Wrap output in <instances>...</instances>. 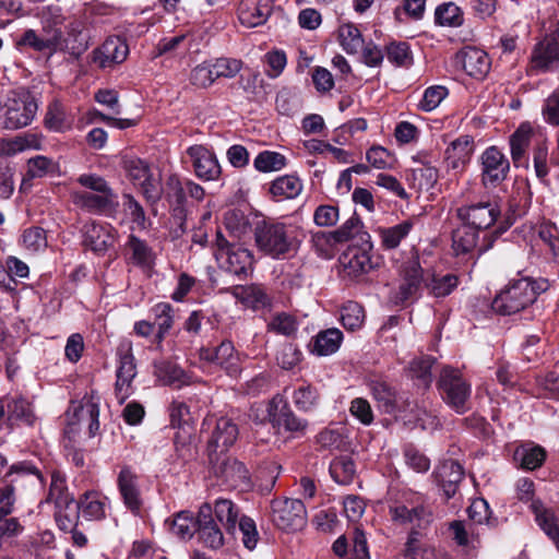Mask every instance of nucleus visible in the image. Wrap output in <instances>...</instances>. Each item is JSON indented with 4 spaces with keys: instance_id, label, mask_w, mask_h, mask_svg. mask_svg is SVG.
Here are the masks:
<instances>
[{
    "instance_id": "f257e3e1",
    "label": "nucleus",
    "mask_w": 559,
    "mask_h": 559,
    "mask_svg": "<svg viewBox=\"0 0 559 559\" xmlns=\"http://www.w3.org/2000/svg\"><path fill=\"white\" fill-rule=\"evenodd\" d=\"M66 17L59 8H48L43 15L41 31L27 29L17 40L19 46H27L38 52L53 55L62 49V26Z\"/></svg>"
},
{
    "instance_id": "f03ea898",
    "label": "nucleus",
    "mask_w": 559,
    "mask_h": 559,
    "mask_svg": "<svg viewBox=\"0 0 559 559\" xmlns=\"http://www.w3.org/2000/svg\"><path fill=\"white\" fill-rule=\"evenodd\" d=\"M539 287L531 277L511 280L492 300L493 311L510 316L526 309L537 297Z\"/></svg>"
},
{
    "instance_id": "7ed1b4c3",
    "label": "nucleus",
    "mask_w": 559,
    "mask_h": 559,
    "mask_svg": "<svg viewBox=\"0 0 559 559\" xmlns=\"http://www.w3.org/2000/svg\"><path fill=\"white\" fill-rule=\"evenodd\" d=\"M255 242L261 251L281 258L296 249V241L289 228L282 223L263 222L255 227Z\"/></svg>"
},
{
    "instance_id": "20e7f679",
    "label": "nucleus",
    "mask_w": 559,
    "mask_h": 559,
    "mask_svg": "<svg viewBox=\"0 0 559 559\" xmlns=\"http://www.w3.org/2000/svg\"><path fill=\"white\" fill-rule=\"evenodd\" d=\"M38 106L27 92L12 93L0 104V121L8 130L27 127L36 116Z\"/></svg>"
},
{
    "instance_id": "39448f33",
    "label": "nucleus",
    "mask_w": 559,
    "mask_h": 559,
    "mask_svg": "<svg viewBox=\"0 0 559 559\" xmlns=\"http://www.w3.org/2000/svg\"><path fill=\"white\" fill-rule=\"evenodd\" d=\"M438 389L445 404L457 414H464L469 409L471 384L463 378L460 370L450 366L442 368Z\"/></svg>"
},
{
    "instance_id": "423d86ee",
    "label": "nucleus",
    "mask_w": 559,
    "mask_h": 559,
    "mask_svg": "<svg viewBox=\"0 0 559 559\" xmlns=\"http://www.w3.org/2000/svg\"><path fill=\"white\" fill-rule=\"evenodd\" d=\"M393 521L412 524L419 530L426 528L433 521V513L427 498L418 492L404 495V502L390 507Z\"/></svg>"
},
{
    "instance_id": "0eeeda50",
    "label": "nucleus",
    "mask_w": 559,
    "mask_h": 559,
    "mask_svg": "<svg viewBox=\"0 0 559 559\" xmlns=\"http://www.w3.org/2000/svg\"><path fill=\"white\" fill-rule=\"evenodd\" d=\"M215 257L223 270L238 276L247 275L253 263L249 249L240 243H230L221 231L216 233Z\"/></svg>"
},
{
    "instance_id": "6e6552de",
    "label": "nucleus",
    "mask_w": 559,
    "mask_h": 559,
    "mask_svg": "<svg viewBox=\"0 0 559 559\" xmlns=\"http://www.w3.org/2000/svg\"><path fill=\"white\" fill-rule=\"evenodd\" d=\"M271 521L282 531H299L307 523L306 507L299 499H274L271 501Z\"/></svg>"
},
{
    "instance_id": "1a4fd4ad",
    "label": "nucleus",
    "mask_w": 559,
    "mask_h": 559,
    "mask_svg": "<svg viewBox=\"0 0 559 559\" xmlns=\"http://www.w3.org/2000/svg\"><path fill=\"white\" fill-rule=\"evenodd\" d=\"M123 168L134 186H139L143 195L150 203H156L162 197V185L157 176H154L150 166L136 157H126Z\"/></svg>"
},
{
    "instance_id": "9d476101",
    "label": "nucleus",
    "mask_w": 559,
    "mask_h": 559,
    "mask_svg": "<svg viewBox=\"0 0 559 559\" xmlns=\"http://www.w3.org/2000/svg\"><path fill=\"white\" fill-rule=\"evenodd\" d=\"M456 215L472 228L487 229L497 221L500 209L496 201L478 202L457 207Z\"/></svg>"
},
{
    "instance_id": "9b49d317",
    "label": "nucleus",
    "mask_w": 559,
    "mask_h": 559,
    "mask_svg": "<svg viewBox=\"0 0 559 559\" xmlns=\"http://www.w3.org/2000/svg\"><path fill=\"white\" fill-rule=\"evenodd\" d=\"M559 63V44L555 37H546L535 45L528 67L530 75L552 71Z\"/></svg>"
},
{
    "instance_id": "f8f14e48",
    "label": "nucleus",
    "mask_w": 559,
    "mask_h": 559,
    "mask_svg": "<svg viewBox=\"0 0 559 559\" xmlns=\"http://www.w3.org/2000/svg\"><path fill=\"white\" fill-rule=\"evenodd\" d=\"M267 415L274 427L283 428L288 432H304L307 420L299 418L286 404L284 397L275 395L269 403Z\"/></svg>"
},
{
    "instance_id": "ddd939ff",
    "label": "nucleus",
    "mask_w": 559,
    "mask_h": 559,
    "mask_svg": "<svg viewBox=\"0 0 559 559\" xmlns=\"http://www.w3.org/2000/svg\"><path fill=\"white\" fill-rule=\"evenodd\" d=\"M197 534L199 542L206 548L217 550L225 544L224 534L213 518L209 503H204L199 510Z\"/></svg>"
},
{
    "instance_id": "4468645a",
    "label": "nucleus",
    "mask_w": 559,
    "mask_h": 559,
    "mask_svg": "<svg viewBox=\"0 0 559 559\" xmlns=\"http://www.w3.org/2000/svg\"><path fill=\"white\" fill-rule=\"evenodd\" d=\"M199 357L203 361L219 366L229 376H237L240 372V356L230 341H223L214 349L202 347Z\"/></svg>"
},
{
    "instance_id": "2eb2a0df",
    "label": "nucleus",
    "mask_w": 559,
    "mask_h": 559,
    "mask_svg": "<svg viewBox=\"0 0 559 559\" xmlns=\"http://www.w3.org/2000/svg\"><path fill=\"white\" fill-rule=\"evenodd\" d=\"M481 180L485 186H496L507 178L510 169L508 158L496 146H490L481 154Z\"/></svg>"
},
{
    "instance_id": "dca6fc26",
    "label": "nucleus",
    "mask_w": 559,
    "mask_h": 559,
    "mask_svg": "<svg viewBox=\"0 0 559 559\" xmlns=\"http://www.w3.org/2000/svg\"><path fill=\"white\" fill-rule=\"evenodd\" d=\"M455 64L471 78L483 80L489 73L491 60L483 49L468 46L456 52Z\"/></svg>"
},
{
    "instance_id": "f3484780",
    "label": "nucleus",
    "mask_w": 559,
    "mask_h": 559,
    "mask_svg": "<svg viewBox=\"0 0 559 559\" xmlns=\"http://www.w3.org/2000/svg\"><path fill=\"white\" fill-rule=\"evenodd\" d=\"M117 486L124 507L133 514H139L143 507L139 476L129 466H123L117 478Z\"/></svg>"
},
{
    "instance_id": "a211bd4d",
    "label": "nucleus",
    "mask_w": 559,
    "mask_h": 559,
    "mask_svg": "<svg viewBox=\"0 0 559 559\" xmlns=\"http://www.w3.org/2000/svg\"><path fill=\"white\" fill-rule=\"evenodd\" d=\"M66 35L62 32L61 52L80 57L90 46V36L86 32V23L81 17H72L64 26Z\"/></svg>"
},
{
    "instance_id": "6ab92c4d",
    "label": "nucleus",
    "mask_w": 559,
    "mask_h": 559,
    "mask_svg": "<svg viewBox=\"0 0 559 559\" xmlns=\"http://www.w3.org/2000/svg\"><path fill=\"white\" fill-rule=\"evenodd\" d=\"M93 55V60L99 68H112L127 59L129 47L122 38L111 36L108 37L100 47L95 49Z\"/></svg>"
},
{
    "instance_id": "aec40b11",
    "label": "nucleus",
    "mask_w": 559,
    "mask_h": 559,
    "mask_svg": "<svg viewBox=\"0 0 559 559\" xmlns=\"http://www.w3.org/2000/svg\"><path fill=\"white\" fill-rule=\"evenodd\" d=\"M116 229L109 224L86 223L83 227V243L92 251L103 253L116 242Z\"/></svg>"
},
{
    "instance_id": "412c9836",
    "label": "nucleus",
    "mask_w": 559,
    "mask_h": 559,
    "mask_svg": "<svg viewBox=\"0 0 559 559\" xmlns=\"http://www.w3.org/2000/svg\"><path fill=\"white\" fill-rule=\"evenodd\" d=\"M195 175L203 180H215L221 174L215 155L202 145H193L187 150Z\"/></svg>"
},
{
    "instance_id": "4be33fe9",
    "label": "nucleus",
    "mask_w": 559,
    "mask_h": 559,
    "mask_svg": "<svg viewBox=\"0 0 559 559\" xmlns=\"http://www.w3.org/2000/svg\"><path fill=\"white\" fill-rule=\"evenodd\" d=\"M210 461L216 476L223 478L228 485L237 487L249 480L248 469L241 462L230 457L219 460V455L213 456L212 453H210Z\"/></svg>"
},
{
    "instance_id": "5701e85b",
    "label": "nucleus",
    "mask_w": 559,
    "mask_h": 559,
    "mask_svg": "<svg viewBox=\"0 0 559 559\" xmlns=\"http://www.w3.org/2000/svg\"><path fill=\"white\" fill-rule=\"evenodd\" d=\"M131 350V344H128L126 353L120 355L117 368L115 391L119 403H123L131 395L132 380L136 376V366Z\"/></svg>"
},
{
    "instance_id": "b1692460",
    "label": "nucleus",
    "mask_w": 559,
    "mask_h": 559,
    "mask_svg": "<svg viewBox=\"0 0 559 559\" xmlns=\"http://www.w3.org/2000/svg\"><path fill=\"white\" fill-rule=\"evenodd\" d=\"M4 417H7L10 425L15 423L32 425L35 419L31 404L21 396L0 399V421Z\"/></svg>"
},
{
    "instance_id": "393cba45",
    "label": "nucleus",
    "mask_w": 559,
    "mask_h": 559,
    "mask_svg": "<svg viewBox=\"0 0 559 559\" xmlns=\"http://www.w3.org/2000/svg\"><path fill=\"white\" fill-rule=\"evenodd\" d=\"M271 11L270 0H242L238 8V17L242 25L255 27L266 22Z\"/></svg>"
},
{
    "instance_id": "a878e982",
    "label": "nucleus",
    "mask_w": 559,
    "mask_h": 559,
    "mask_svg": "<svg viewBox=\"0 0 559 559\" xmlns=\"http://www.w3.org/2000/svg\"><path fill=\"white\" fill-rule=\"evenodd\" d=\"M474 152V138L468 134L453 140L444 151V159L449 168L461 169L469 163Z\"/></svg>"
},
{
    "instance_id": "bb28decb",
    "label": "nucleus",
    "mask_w": 559,
    "mask_h": 559,
    "mask_svg": "<svg viewBox=\"0 0 559 559\" xmlns=\"http://www.w3.org/2000/svg\"><path fill=\"white\" fill-rule=\"evenodd\" d=\"M435 477L447 499L452 498L463 479L464 471L461 464L453 460L442 462L435 471Z\"/></svg>"
},
{
    "instance_id": "cd10ccee",
    "label": "nucleus",
    "mask_w": 559,
    "mask_h": 559,
    "mask_svg": "<svg viewBox=\"0 0 559 559\" xmlns=\"http://www.w3.org/2000/svg\"><path fill=\"white\" fill-rule=\"evenodd\" d=\"M238 437L237 425L229 418L222 417L216 421L210 441V453L214 455L223 454L234 444Z\"/></svg>"
},
{
    "instance_id": "c85d7f7f",
    "label": "nucleus",
    "mask_w": 559,
    "mask_h": 559,
    "mask_svg": "<svg viewBox=\"0 0 559 559\" xmlns=\"http://www.w3.org/2000/svg\"><path fill=\"white\" fill-rule=\"evenodd\" d=\"M423 280L421 267L417 260L408 261L402 269V283L395 296V302H404L415 296Z\"/></svg>"
},
{
    "instance_id": "c756f323",
    "label": "nucleus",
    "mask_w": 559,
    "mask_h": 559,
    "mask_svg": "<svg viewBox=\"0 0 559 559\" xmlns=\"http://www.w3.org/2000/svg\"><path fill=\"white\" fill-rule=\"evenodd\" d=\"M124 254L129 263L142 269L152 267L155 261V254L147 242L132 234L126 242Z\"/></svg>"
},
{
    "instance_id": "7c9ffc66",
    "label": "nucleus",
    "mask_w": 559,
    "mask_h": 559,
    "mask_svg": "<svg viewBox=\"0 0 559 559\" xmlns=\"http://www.w3.org/2000/svg\"><path fill=\"white\" fill-rule=\"evenodd\" d=\"M74 202L82 209L91 212H107L118 205L117 194H103L98 192H75Z\"/></svg>"
},
{
    "instance_id": "2f4dec72",
    "label": "nucleus",
    "mask_w": 559,
    "mask_h": 559,
    "mask_svg": "<svg viewBox=\"0 0 559 559\" xmlns=\"http://www.w3.org/2000/svg\"><path fill=\"white\" fill-rule=\"evenodd\" d=\"M213 513L216 522H219L228 534L235 536L237 523L241 518L238 507L229 499H217L212 508Z\"/></svg>"
},
{
    "instance_id": "473e14b6",
    "label": "nucleus",
    "mask_w": 559,
    "mask_h": 559,
    "mask_svg": "<svg viewBox=\"0 0 559 559\" xmlns=\"http://www.w3.org/2000/svg\"><path fill=\"white\" fill-rule=\"evenodd\" d=\"M531 510L535 514V520L540 528L559 549V525L554 511L547 509L540 500H533L531 503Z\"/></svg>"
},
{
    "instance_id": "72a5a7b5",
    "label": "nucleus",
    "mask_w": 559,
    "mask_h": 559,
    "mask_svg": "<svg viewBox=\"0 0 559 559\" xmlns=\"http://www.w3.org/2000/svg\"><path fill=\"white\" fill-rule=\"evenodd\" d=\"M533 135V128L530 123H522L514 133L510 136V147H511V157L514 165L521 166L523 164L527 165V159L525 158L526 150L530 146L531 140Z\"/></svg>"
},
{
    "instance_id": "f704fd0d",
    "label": "nucleus",
    "mask_w": 559,
    "mask_h": 559,
    "mask_svg": "<svg viewBox=\"0 0 559 559\" xmlns=\"http://www.w3.org/2000/svg\"><path fill=\"white\" fill-rule=\"evenodd\" d=\"M154 373L165 385H171L180 389L183 385L190 384V378L185 373V371L179 366L170 361H156L154 364Z\"/></svg>"
},
{
    "instance_id": "c9c22d12",
    "label": "nucleus",
    "mask_w": 559,
    "mask_h": 559,
    "mask_svg": "<svg viewBox=\"0 0 559 559\" xmlns=\"http://www.w3.org/2000/svg\"><path fill=\"white\" fill-rule=\"evenodd\" d=\"M369 390L380 411L385 414L395 412L396 391L393 386L383 380L376 379L369 382Z\"/></svg>"
},
{
    "instance_id": "e433bc0d",
    "label": "nucleus",
    "mask_w": 559,
    "mask_h": 559,
    "mask_svg": "<svg viewBox=\"0 0 559 559\" xmlns=\"http://www.w3.org/2000/svg\"><path fill=\"white\" fill-rule=\"evenodd\" d=\"M342 342L343 333L338 329H326L313 337L311 352L318 356H329L338 350Z\"/></svg>"
},
{
    "instance_id": "4c0bfd02",
    "label": "nucleus",
    "mask_w": 559,
    "mask_h": 559,
    "mask_svg": "<svg viewBox=\"0 0 559 559\" xmlns=\"http://www.w3.org/2000/svg\"><path fill=\"white\" fill-rule=\"evenodd\" d=\"M168 197L174 198L178 204H181L186 199V195H190L197 201H201L204 198V189L191 181H181L178 177L171 176L167 181Z\"/></svg>"
},
{
    "instance_id": "58836bf2",
    "label": "nucleus",
    "mask_w": 559,
    "mask_h": 559,
    "mask_svg": "<svg viewBox=\"0 0 559 559\" xmlns=\"http://www.w3.org/2000/svg\"><path fill=\"white\" fill-rule=\"evenodd\" d=\"M435 361L431 356L414 358L406 369V376L414 380L417 386L427 389L432 381L431 367Z\"/></svg>"
},
{
    "instance_id": "ea45409f",
    "label": "nucleus",
    "mask_w": 559,
    "mask_h": 559,
    "mask_svg": "<svg viewBox=\"0 0 559 559\" xmlns=\"http://www.w3.org/2000/svg\"><path fill=\"white\" fill-rule=\"evenodd\" d=\"M106 498L96 491H88L78 502L81 515L87 520H100L106 515Z\"/></svg>"
},
{
    "instance_id": "a19ab883",
    "label": "nucleus",
    "mask_w": 559,
    "mask_h": 559,
    "mask_svg": "<svg viewBox=\"0 0 559 559\" xmlns=\"http://www.w3.org/2000/svg\"><path fill=\"white\" fill-rule=\"evenodd\" d=\"M302 191L301 180L293 175H285L272 181L270 193L281 200L295 199Z\"/></svg>"
},
{
    "instance_id": "79ce46f5",
    "label": "nucleus",
    "mask_w": 559,
    "mask_h": 559,
    "mask_svg": "<svg viewBox=\"0 0 559 559\" xmlns=\"http://www.w3.org/2000/svg\"><path fill=\"white\" fill-rule=\"evenodd\" d=\"M44 122L46 128L53 132H64L72 126V120L68 117L63 105L58 100L49 104Z\"/></svg>"
},
{
    "instance_id": "37998d69",
    "label": "nucleus",
    "mask_w": 559,
    "mask_h": 559,
    "mask_svg": "<svg viewBox=\"0 0 559 559\" xmlns=\"http://www.w3.org/2000/svg\"><path fill=\"white\" fill-rule=\"evenodd\" d=\"M152 311L155 318L153 324L157 325L155 341L160 344L174 325V308L170 304L159 302L153 307Z\"/></svg>"
},
{
    "instance_id": "c03bdc74",
    "label": "nucleus",
    "mask_w": 559,
    "mask_h": 559,
    "mask_svg": "<svg viewBox=\"0 0 559 559\" xmlns=\"http://www.w3.org/2000/svg\"><path fill=\"white\" fill-rule=\"evenodd\" d=\"M294 405L301 412H311L320 404V394L318 389L310 383H302L295 389L292 395Z\"/></svg>"
},
{
    "instance_id": "a18cd8bd",
    "label": "nucleus",
    "mask_w": 559,
    "mask_h": 559,
    "mask_svg": "<svg viewBox=\"0 0 559 559\" xmlns=\"http://www.w3.org/2000/svg\"><path fill=\"white\" fill-rule=\"evenodd\" d=\"M413 222L409 219L402 223L379 229L381 243L385 249H395L400 246L401 241L408 236L413 229Z\"/></svg>"
},
{
    "instance_id": "49530a36",
    "label": "nucleus",
    "mask_w": 559,
    "mask_h": 559,
    "mask_svg": "<svg viewBox=\"0 0 559 559\" xmlns=\"http://www.w3.org/2000/svg\"><path fill=\"white\" fill-rule=\"evenodd\" d=\"M344 267L348 275L358 276L372 269L371 259L367 251L352 249L344 255Z\"/></svg>"
},
{
    "instance_id": "de8ad7c7",
    "label": "nucleus",
    "mask_w": 559,
    "mask_h": 559,
    "mask_svg": "<svg viewBox=\"0 0 559 559\" xmlns=\"http://www.w3.org/2000/svg\"><path fill=\"white\" fill-rule=\"evenodd\" d=\"M330 474L337 484H350L356 474L353 459L347 455L335 457L330 464Z\"/></svg>"
},
{
    "instance_id": "09e8293b",
    "label": "nucleus",
    "mask_w": 559,
    "mask_h": 559,
    "mask_svg": "<svg viewBox=\"0 0 559 559\" xmlns=\"http://www.w3.org/2000/svg\"><path fill=\"white\" fill-rule=\"evenodd\" d=\"M338 38L341 46L349 55L359 52L365 44L360 31L350 23L340 26Z\"/></svg>"
},
{
    "instance_id": "8fccbe9b",
    "label": "nucleus",
    "mask_w": 559,
    "mask_h": 559,
    "mask_svg": "<svg viewBox=\"0 0 559 559\" xmlns=\"http://www.w3.org/2000/svg\"><path fill=\"white\" fill-rule=\"evenodd\" d=\"M170 530L177 537L190 539L197 533L198 518L194 519L190 511H180L174 516Z\"/></svg>"
},
{
    "instance_id": "3c124183",
    "label": "nucleus",
    "mask_w": 559,
    "mask_h": 559,
    "mask_svg": "<svg viewBox=\"0 0 559 559\" xmlns=\"http://www.w3.org/2000/svg\"><path fill=\"white\" fill-rule=\"evenodd\" d=\"M298 325L295 316L286 312H277L267 322V331L292 337L297 333Z\"/></svg>"
},
{
    "instance_id": "603ef678",
    "label": "nucleus",
    "mask_w": 559,
    "mask_h": 559,
    "mask_svg": "<svg viewBox=\"0 0 559 559\" xmlns=\"http://www.w3.org/2000/svg\"><path fill=\"white\" fill-rule=\"evenodd\" d=\"M478 239L477 229L472 228L467 225L457 228L453 233V249L456 254H464L471 252L474 248H476Z\"/></svg>"
},
{
    "instance_id": "864d4df0",
    "label": "nucleus",
    "mask_w": 559,
    "mask_h": 559,
    "mask_svg": "<svg viewBox=\"0 0 559 559\" xmlns=\"http://www.w3.org/2000/svg\"><path fill=\"white\" fill-rule=\"evenodd\" d=\"M285 166L286 157L283 154L273 151H262L253 160V167L260 173L278 171Z\"/></svg>"
},
{
    "instance_id": "5fc2aeb1",
    "label": "nucleus",
    "mask_w": 559,
    "mask_h": 559,
    "mask_svg": "<svg viewBox=\"0 0 559 559\" xmlns=\"http://www.w3.org/2000/svg\"><path fill=\"white\" fill-rule=\"evenodd\" d=\"M22 247L29 253H37L47 247V236L45 229L33 226L26 228L20 239Z\"/></svg>"
},
{
    "instance_id": "6e6d98bb",
    "label": "nucleus",
    "mask_w": 559,
    "mask_h": 559,
    "mask_svg": "<svg viewBox=\"0 0 559 559\" xmlns=\"http://www.w3.org/2000/svg\"><path fill=\"white\" fill-rule=\"evenodd\" d=\"M515 459L523 468L533 471L544 463L546 452L539 445L521 447L515 451Z\"/></svg>"
},
{
    "instance_id": "4d7b16f0",
    "label": "nucleus",
    "mask_w": 559,
    "mask_h": 559,
    "mask_svg": "<svg viewBox=\"0 0 559 559\" xmlns=\"http://www.w3.org/2000/svg\"><path fill=\"white\" fill-rule=\"evenodd\" d=\"M365 320L362 307L355 302L348 301L341 309V322L347 330L355 331L359 329Z\"/></svg>"
},
{
    "instance_id": "13d9d810",
    "label": "nucleus",
    "mask_w": 559,
    "mask_h": 559,
    "mask_svg": "<svg viewBox=\"0 0 559 559\" xmlns=\"http://www.w3.org/2000/svg\"><path fill=\"white\" fill-rule=\"evenodd\" d=\"M436 22L442 26H460L463 23L461 9L453 2L439 5L435 12Z\"/></svg>"
},
{
    "instance_id": "bf43d9fd",
    "label": "nucleus",
    "mask_w": 559,
    "mask_h": 559,
    "mask_svg": "<svg viewBox=\"0 0 559 559\" xmlns=\"http://www.w3.org/2000/svg\"><path fill=\"white\" fill-rule=\"evenodd\" d=\"M459 278L454 274H445L441 276H432L427 287L430 294L437 298L450 295L457 286Z\"/></svg>"
},
{
    "instance_id": "052dcab7",
    "label": "nucleus",
    "mask_w": 559,
    "mask_h": 559,
    "mask_svg": "<svg viewBox=\"0 0 559 559\" xmlns=\"http://www.w3.org/2000/svg\"><path fill=\"white\" fill-rule=\"evenodd\" d=\"M237 533L240 535V539L247 549L252 550L255 548L259 535L255 523L251 518L241 515L237 523Z\"/></svg>"
},
{
    "instance_id": "680f3d73",
    "label": "nucleus",
    "mask_w": 559,
    "mask_h": 559,
    "mask_svg": "<svg viewBox=\"0 0 559 559\" xmlns=\"http://www.w3.org/2000/svg\"><path fill=\"white\" fill-rule=\"evenodd\" d=\"M41 147V138L36 133H24L15 136L7 144L8 154H16L25 150H39Z\"/></svg>"
},
{
    "instance_id": "e2e57ef3",
    "label": "nucleus",
    "mask_w": 559,
    "mask_h": 559,
    "mask_svg": "<svg viewBox=\"0 0 559 559\" xmlns=\"http://www.w3.org/2000/svg\"><path fill=\"white\" fill-rule=\"evenodd\" d=\"M537 395L559 400V374L549 371L544 376L536 377Z\"/></svg>"
},
{
    "instance_id": "0e129e2a",
    "label": "nucleus",
    "mask_w": 559,
    "mask_h": 559,
    "mask_svg": "<svg viewBox=\"0 0 559 559\" xmlns=\"http://www.w3.org/2000/svg\"><path fill=\"white\" fill-rule=\"evenodd\" d=\"M212 63V71L215 79L218 78H235L242 69V61L234 58H217Z\"/></svg>"
},
{
    "instance_id": "69168bd1",
    "label": "nucleus",
    "mask_w": 559,
    "mask_h": 559,
    "mask_svg": "<svg viewBox=\"0 0 559 559\" xmlns=\"http://www.w3.org/2000/svg\"><path fill=\"white\" fill-rule=\"evenodd\" d=\"M386 58L396 67H407L412 63V52L406 43H391L386 46Z\"/></svg>"
},
{
    "instance_id": "338daca9",
    "label": "nucleus",
    "mask_w": 559,
    "mask_h": 559,
    "mask_svg": "<svg viewBox=\"0 0 559 559\" xmlns=\"http://www.w3.org/2000/svg\"><path fill=\"white\" fill-rule=\"evenodd\" d=\"M239 296L241 297L243 302L250 305L255 309L265 307L270 304V299L262 287L258 285L241 287Z\"/></svg>"
},
{
    "instance_id": "774afa93",
    "label": "nucleus",
    "mask_w": 559,
    "mask_h": 559,
    "mask_svg": "<svg viewBox=\"0 0 559 559\" xmlns=\"http://www.w3.org/2000/svg\"><path fill=\"white\" fill-rule=\"evenodd\" d=\"M542 115L547 123L559 124V87L545 99Z\"/></svg>"
}]
</instances>
